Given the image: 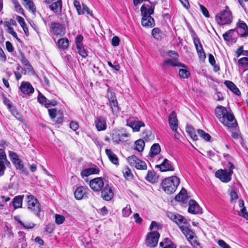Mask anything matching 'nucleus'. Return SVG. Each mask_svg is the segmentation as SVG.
Instances as JSON below:
<instances>
[{
  "label": "nucleus",
  "instance_id": "f257e3e1",
  "mask_svg": "<svg viewBox=\"0 0 248 248\" xmlns=\"http://www.w3.org/2000/svg\"><path fill=\"white\" fill-rule=\"evenodd\" d=\"M155 2L149 4H143L140 8L141 25L145 27L152 28L155 25V20L151 16L154 14Z\"/></svg>",
  "mask_w": 248,
  "mask_h": 248
},
{
  "label": "nucleus",
  "instance_id": "f03ea898",
  "mask_svg": "<svg viewBox=\"0 0 248 248\" xmlns=\"http://www.w3.org/2000/svg\"><path fill=\"white\" fill-rule=\"evenodd\" d=\"M215 20L220 26L228 25L232 24L233 16L232 11L228 6L225 9L219 11L215 16Z\"/></svg>",
  "mask_w": 248,
  "mask_h": 248
},
{
  "label": "nucleus",
  "instance_id": "7ed1b4c3",
  "mask_svg": "<svg viewBox=\"0 0 248 248\" xmlns=\"http://www.w3.org/2000/svg\"><path fill=\"white\" fill-rule=\"evenodd\" d=\"M180 184L179 178L172 176L164 179L161 183L162 189L168 194L174 193Z\"/></svg>",
  "mask_w": 248,
  "mask_h": 248
},
{
  "label": "nucleus",
  "instance_id": "20e7f679",
  "mask_svg": "<svg viewBox=\"0 0 248 248\" xmlns=\"http://www.w3.org/2000/svg\"><path fill=\"white\" fill-rule=\"evenodd\" d=\"M228 169H220L215 172V176L218 178L223 183H228L232 179V176L233 173V169L234 168V165L231 162L227 164Z\"/></svg>",
  "mask_w": 248,
  "mask_h": 248
},
{
  "label": "nucleus",
  "instance_id": "39448f33",
  "mask_svg": "<svg viewBox=\"0 0 248 248\" xmlns=\"http://www.w3.org/2000/svg\"><path fill=\"white\" fill-rule=\"evenodd\" d=\"M27 197L28 208L37 217L41 218L42 211L38 200L33 195H28Z\"/></svg>",
  "mask_w": 248,
  "mask_h": 248
},
{
  "label": "nucleus",
  "instance_id": "423d86ee",
  "mask_svg": "<svg viewBox=\"0 0 248 248\" xmlns=\"http://www.w3.org/2000/svg\"><path fill=\"white\" fill-rule=\"evenodd\" d=\"M130 135L124 129L115 130L112 132V140L115 144L126 141Z\"/></svg>",
  "mask_w": 248,
  "mask_h": 248
},
{
  "label": "nucleus",
  "instance_id": "0eeeda50",
  "mask_svg": "<svg viewBox=\"0 0 248 248\" xmlns=\"http://www.w3.org/2000/svg\"><path fill=\"white\" fill-rule=\"evenodd\" d=\"M50 30L53 35L56 36H62L66 32L64 24L55 21L50 23Z\"/></svg>",
  "mask_w": 248,
  "mask_h": 248
},
{
  "label": "nucleus",
  "instance_id": "6e6552de",
  "mask_svg": "<svg viewBox=\"0 0 248 248\" xmlns=\"http://www.w3.org/2000/svg\"><path fill=\"white\" fill-rule=\"evenodd\" d=\"M127 160L130 166L135 167L138 170H146L147 169L146 163L135 155L128 157Z\"/></svg>",
  "mask_w": 248,
  "mask_h": 248
},
{
  "label": "nucleus",
  "instance_id": "1a4fd4ad",
  "mask_svg": "<svg viewBox=\"0 0 248 248\" xmlns=\"http://www.w3.org/2000/svg\"><path fill=\"white\" fill-rule=\"evenodd\" d=\"M159 237L160 234L157 231L148 232L145 240L146 245L150 248L155 247L157 245Z\"/></svg>",
  "mask_w": 248,
  "mask_h": 248
},
{
  "label": "nucleus",
  "instance_id": "9d476101",
  "mask_svg": "<svg viewBox=\"0 0 248 248\" xmlns=\"http://www.w3.org/2000/svg\"><path fill=\"white\" fill-rule=\"evenodd\" d=\"M234 29L240 37L247 38L248 37V26L244 21L241 19L238 20Z\"/></svg>",
  "mask_w": 248,
  "mask_h": 248
},
{
  "label": "nucleus",
  "instance_id": "9b49d317",
  "mask_svg": "<svg viewBox=\"0 0 248 248\" xmlns=\"http://www.w3.org/2000/svg\"><path fill=\"white\" fill-rule=\"evenodd\" d=\"M178 226L187 240L192 239L194 237H196L195 233L190 229V225L187 221V223H183Z\"/></svg>",
  "mask_w": 248,
  "mask_h": 248
},
{
  "label": "nucleus",
  "instance_id": "f8f14e48",
  "mask_svg": "<svg viewBox=\"0 0 248 248\" xmlns=\"http://www.w3.org/2000/svg\"><path fill=\"white\" fill-rule=\"evenodd\" d=\"M48 114L53 122L56 124H62L63 118L62 112H57L56 108H51L48 109Z\"/></svg>",
  "mask_w": 248,
  "mask_h": 248
},
{
  "label": "nucleus",
  "instance_id": "ddd939ff",
  "mask_svg": "<svg viewBox=\"0 0 248 248\" xmlns=\"http://www.w3.org/2000/svg\"><path fill=\"white\" fill-rule=\"evenodd\" d=\"M104 183L101 177H96L90 180L89 186L90 188L95 192H100L104 187Z\"/></svg>",
  "mask_w": 248,
  "mask_h": 248
},
{
  "label": "nucleus",
  "instance_id": "4468645a",
  "mask_svg": "<svg viewBox=\"0 0 248 248\" xmlns=\"http://www.w3.org/2000/svg\"><path fill=\"white\" fill-rule=\"evenodd\" d=\"M126 125L131 127L134 132H138L140 127L145 126V124L143 122L136 121L133 118L127 119Z\"/></svg>",
  "mask_w": 248,
  "mask_h": 248
},
{
  "label": "nucleus",
  "instance_id": "2eb2a0df",
  "mask_svg": "<svg viewBox=\"0 0 248 248\" xmlns=\"http://www.w3.org/2000/svg\"><path fill=\"white\" fill-rule=\"evenodd\" d=\"M100 191L101 197L105 201H110L114 197V193L108 184L106 185Z\"/></svg>",
  "mask_w": 248,
  "mask_h": 248
},
{
  "label": "nucleus",
  "instance_id": "dca6fc26",
  "mask_svg": "<svg viewBox=\"0 0 248 248\" xmlns=\"http://www.w3.org/2000/svg\"><path fill=\"white\" fill-rule=\"evenodd\" d=\"M155 168L159 169L162 172L172 171L175 170L173 163L167 158H165L160 164L156 165Z\"/></svg>",
  "mask_w": 248,
  "mask_h": 248
},
{
  "label": "nucleus",
  "instance_id": "f3484780",
  "mask_svg": "<svg viewBox=\"0 0 248 248\" xmlns=\"http://www.w3.org/2000/svg\"><path fill=\"white\" fill-rule=\"evenodd\" d=\"M225 123L221 122L228 128H235L237 126L236 120L231 111H229L225 118Z\"/></svg>",
  "mask_w": 248,
  "mask_h": 248
},
{
  "label": "nucleus",
  "instance_id": "a211bd4d",
  "mask_svg": "<svg viewBox=\"0 0 248 248\" xmlns=\"http://www.w3.org/2000/svg\"><path fill=\"white\" fill-rule=\"evenodd\" d=\"M166 214L167 217L174 222L178 226L183 224V223H187V219L180 214L171 212H168Z\"/></svg>",
  "mask_w": 248,
  "mask_h": 248
},
{
  "label": "nucleus",
  "instance_id": "6ab92c4d",
  "mask_svg": "<svg viewBox=\"0 0 248 248\" xmlns=\"http://www.w3.org/2000/svg\"><path fill=\"white\" fill-rule=\"evenodd\" d=\"M90 190L87 187L79 186L76 189L74 195L75 198L78 200H80L88 197V194Z\"/></svg>",
  "mask_w": 248,
  "mask_h": 248
},
{
  "label": "nucleus",
  "instance_id": "aec40b11",
  "mask_svg": "<svg viewBox=\"0 0 248 248\" xmlns=\"http://www.w3.org/2000/svg\"><path fill=\"white\" fill-rule=\"evenodd\" d=\"M169 124L170 127L173 132H176L178 128V120L176 113L172 111L169 116Z\"/></svg>",
  "mask_w": 248,
  "mask_h": 248
},
{
  "label": "nucleus",
  "instance_id": "412c9836",
  "mask_svg": "<svg viewBox=\"0 0 248 248\" xmlns=\"http://www.w3.org/2000/svg\"><path fill=\"white\" fill-rule=\"evenodd\" d=\"M229 111L225 107L222 106H218L216 108V116L220 123H225V118Z\"/></svg>",
  "mask_w": 248,
  "mask_h": 248
},
{
  "label": "nucleus",
  "instance_id": "4be33fe9",
  "mask_svg": "<svg viewBox=\"0 0 248 248\" xmlns=\"http://www.w3.org/2000/svg\"><path fill=\"white\" fill-rule=\"evenodd\" d=\"M229 111L225 107L222 106H218L216 108V116L220 123H225V118Z\"/></svg>",
  "mask_w": 248,
  "mask_h": 248
},
{
  "label": "nucleus",
  "instance_id": "5701e85b",
  "mask_svg": "<svg viewBox=\"0 0 248 248\" xmlns=\"http://www.w3.org/2000/svg\"><path fill=\"white\" fill-rule=\"evenodd\" d=\"M188 212L192 214H198L202 213L198 203L193 200H190L189 202V207Z\"/></svg>",
  "mask_w": 248,
  "mask_h": 248
},
{
  "label": "nucleus",
  "instance_id": "b1692460",
  "mask_svg": "<svg viewBox=\"0 0 248 248\" xmlns=\"http://www.w3.org/2000/svg\"><path fill=\"white\" fill-rule=\"evenodd\" d=\"M235 32L236 31L234 29H231L226 31L223 34V38L224 40L227 42H235L237 38Z\"/></svg>",
  "mask_w": 248,
  "mask_h": 248
},
{
  "label": "nucleus",
  "instance_id": "393cba45",
  "mask_svg": "<svg viewBox=\"0 0 248 248\" xmlns=\"http://www.w3.org/2000/svg\"><path fill=\"white\" fill-rule=\"evenodd\" d=\"M237 65L239 73L243 74L248 70V58L243 57L238 60Z\"/></svg>",
  "mask_w": 248,
  "mask_h": 248
},
{
  "label": "nucleus",
  "instance_id": "a878e982",
  "mask_svg": "<svg viewBox=\"0 0 248 248\" xmlns=\"http://www.w3.org/2000/svg\"><path fill=\"white\" fill-rule=\"evenodd\" d=\"M20 89L23 93L25 94H31L33 93L34 89L32 85L29 82H22L21 84Z\"/></svg>",
  "mask_w": 248,
  "mask_h": 248
},
{
  "label": "nucleus",
  "instance_id": "bb28decb",
  "mask_svg": "<svg viewBox=\"0 0 248 248\" xmlns=\"http://www.w3.org/2000/svg\"><path fill=\"white\" fill-rule=\"evenodd\" d=\"M96 128L98 131H103L107 128V124L105 118L103 116H98L95 121Z\"/></svg>",
  "mask_w": 248,
  "mask_h": 248
},
{
  "label": "nucleus",
  "instance_id": "cd10ccee",
  "mask_svg": "<svg viewBox=\"0 0 248 248\" xmlns=\"http://www.w3.org/2000/svg\"><path fill=\"white\" fill-rule=\"evenodd\" d=\"M181 63L175 59H165L162 64V68L166 70L170 67L180 66Z\"/></svg>",
  "mask_w": 248,
  "mask_h": 248
},
{
  "label": "nucleus",
  "instance_id": "c85d7f7f",
  "mask_svg": "<svg viewBox=\"0 0 248 248\" xmlns=\"http://www.w3.org/2000/svg\"><path fill=\"white\" fill-rule=\"evenodd\" d=\"M224 84L234 94L238 96L241 95L240 90L233 82L230 80H225Z\"/></svg>",
  "mask_w": 248,
  "mask_h": 248
},
{
  "label": "nucleus",
  "instance_id": "c756f323",
  "mask_svg": "<svg viewBox=\"0 0 248 248\" xmlns=\"http://www.w3.org/2000/svg\"><path fill=\"white\" fill-rule=\"evenodd\" d=\"M100 170L97 166L95 168H90L88 169H83L81 171L80 174L82 178L84 177H87L92 174H98Z\"/></svg>",
  "mask_w": 248,
  "mask_h": 248
},
{
  "label": "nucleus",
  "instance_id": "7c9ffc66",
  "mask_svg": "<svg viewBox=\"0 0 248 248\" xmlns=\"http://www.w3.org/2000/svg\"><path fill=\"white\" fill-rule=\"evenodd\" d=\"M56 44L59 49L65 50L69 47V41L67 38L63 37L59 39Z\"/></svg>",
  "mask_w": 248,
  "mask_h": 248
},
{
  "label": "nucleus",
  "instance_id": "2f4dec72",
  "mask_svg": "<svg viewBox=\"0 0 248 248\" xmlns=\"http://www.w3.org/2000/svg\"><path fill=\"white\" fill-rule=\"evenodd\" d=\"M24 197L23 195H21L16 196L14 198L12 204L15 210L22 208Z\"/></svg>",
  "mask_w": 248,
  "mask_h": 248
},
{
  "label": "nucleus",
  "instance_id": "473e14b6",
  "mask_svg": "<svg viewBox=\"0 0 248 248\" xmlns=\"http://www.w3.org/2000/svg\"><path fill=\"white\" fill-rule=\"evenodd\" d=\"M105 153L109 161L112 163L114 165H119V159L117 155L115 154L110 149H106Z\"/></svg>",
  "mask_w": 248,
  "mask_h": 248
},
{
  "label": "nucleus",
  "instance_id": "72a5a7b5",
  "mask_svg": "<svg viewBox=\"0 0 248 248\" xmlns=\"http://www.w3.org/2000/svg\"><path fill=\"white\" fill-rule=\"evenodd\" d=\"M20 60L22 63L27 68V70L32 74L34 73V71L33 67L30 64L29 61L26 59L24 54L22 52L20 53Z\"/></svg>",
  "mask_w": 248,
  "mask_h": 248
},
{
  "label": "nucleus",
  "instance_id": "f704fd0d",
  "mask_svg": "<svg viewBox=\"0 0 248 248\" xmlns=\"http://www.w3.org/2000/svg\"><path fill=\"white\" fill-rule=\"evenodd\" d=\"M159 246L162 248H177L176 244L169 238H165L160 242Z\"/></svg>",
  "mask_w": 248,
  "mask_h": 248
},
{
  "label": "nucleus",
  "instance_id": "c9c22d12",
  "mask_svg": "<svg viewBox=\"0 0 248 248\" xmlns=\"http://www.w3.org/2000/svg\"><path fill=\"white\" fill-rule=\"evenodd\" d=\"M17 170H19L20 172L23 174L27 175L28 174L26 169L24 167L22 160L20 159H16L12 162Z\"/></svg>",
  "mask_w": 248,
  "mask_h": 248
},
{
  "label": "nucleus",
  "instance_id": "e433bc0d",
  "mask_svg": "<svg viewBox=\"0 0 248 248\" xmlns=\"http://www.w3.org/2000/svg\"><path fill=\"white\" fill-rule=\"evenodd\" d=\"M14 219L18 224H19L20 225H21L23 227V228L24 229H26V230L31 229L34 228L36 226L35 224L32 223V222H30V223H26V224L24 223L20 219L19 217L17 216L14 217Z\"/></svg>",
  "mask_w": 248,
  "mask_h": 248
},
{
  "label": "nucleus",
  "instance_id": "4c0bfd02",
  "mask_svg": "<svg viewBox=\"0 0 248 248\" xmlns=\"http://www.w3.org/2000/svg\"><path fill=\"white\" fill-rule=\"evenodd\" d=\"M161 148L158 143H154L151 147L149 155L151 157H155L156 155L160 153Z\"/></svg>",
  "mask_w": 248,
  "mask_h": 248
},
{
  "label": "nucleus",
  "instance_id": "58836bf2",
  "mask_svg": "<svg viewBox=\"0 0 248 248\" xmlns=\"http://www.w3.org/2000/svg\"><path fill=\"white\" fill-rule=\"evenodd\" d=\"M62 1H56L50 5V9L55 13H60L62 12Z\"/></svg>",
  "mask_w": 248,
  "mask_h": 248
},
{
  "label": "nucleus",
  "instance_id": "ea45409f",
  "mask_svg": "<svg viewBox=\"0 0 248 248\" xmlns=\"http://www.w3.org/2000/svg\"><path fill=\"white\" fill-rule=\"evenodd\" d=\"M145 179L151 183H155L157 180V177L154 170H148Z\"/></svg>",
  "mask_w": 248,
  "mask_h": 248
},
{
  "label": "nucleus",
  "instance_id": "a19ab883",
  "mask_svg": "<svg viewBox=\"0 0 248 248\" xmlns=\"http://www.w3.org/2000/svg\"><path fill=\"white\" fill-rule=\"evenodd\" d=\"M181 66L184 67L185 68L179 70V75L180 77L182 78H188L190 76L189 71L186 69V66L184 64H181Z\"/></svg>",
  "mask_w": 248,
  "mask_h": 248
},
{
  "label": "nucleus",
  "instance_id": "79ce46f5",
  "mask_svg": "<svg viewBox=\"0 0 248 248\" xmlns=\"http://www.w3.org/2000/svg\"><path fill=\"white\" fill-rule=\"evenodd\" d=\"M135 147L134 148L135 150L141 152L143 151L144 146H145V142L143 140L140 139L136 140L135 142Z\"/></svg>",
  "mask_w": 248,
  "mask_h": 248
},
{
  "label": "nucleus",
  "instance_id": "37998d69",
  "mask_svg": "<svg viewBox=\"0 0 248 248\" xmlns=\"http://www.w3.org/2000/svg\"><path fill=\"white\" fill-rule=\"evenodd\" d=\"M25 3L23 5L25 8L31 11L32 13H34L36 12V7L33 1H24Z\"/></svg>",
  "mask_w": 248,
  "mask_h": 248
},
{
  "label": "nucleus",
  "instance_id": "c03bdc74",
  "mask_svg": "<svg viewBox=\"0 0 248 248\" xmlns=\"http://www.w3.org/2000/svg\"><path fill=\"white\" fill-rule=\"evenodd\" d=\"M109 106L110 107L112 112L113 114H117L119 112V107L118 106V103L117 101L111 102L108 103Z\"/></svg>",
  "mask_w": 248,
  "mask_h": 248
},
{
  "label": "nucleus",
  "instance_id": "a18cd8bd",
  "mask_svg": "<svg viewBox=\"0 0 248 248\" xmlns=\"http://www.w3.org/2000/svg\"><path fill=\"white\" fill-rule=\"evenodd\" d=\"M197 133L201 138L203 139L206 141H209L210 140L211 138V136L208 133H206L203 130L198 129Z\"/></svg>",
  "mask_w": 248,
  "mask_h": 248
},
{
  "label": "nucleus",
  "instance_id": "49530a36",
  "mask_svg": "<svg viewBox=\"0 0 248 248\" xmlns=\"http://www.w3.org/2000/svg\"><path fill=\"white\" fill-rule=\"evenodd\" d=\"M78 53L83 58H86L88 54L86 49L84 48L83 45L76 46Z\"/></svg>",
  "mask_w": 248,
  "mask_h": 248
},
{
  "label": "nucleus",
  "instance_id": "de8ad7c7",
  "mask_svg": "<svg viewBox=\"0 0 248 248\" xmlns=\"http://www.w3.org/2000/svg\"><path fill=\"white\" fill-rule=\"evenodd\" d=\"M107 97L109 103L117 101L115 93L110 91L109 89L107 91Z\"/></svg>",
  "mask_w": 248,
  "mask_h": 248
},
{
  "label": "nucleus",
  "instance_id": "09e8293b",
  "mask_svg": "<svg viewBox=\"0 0 248 248\" xmlns=\"http://www.w3.org/2000/svg\"><path fill=\"white\" fill-rule=\"evenodd\" d=\"M123 174L124 177L127 180H131L133 178V175L128 167L125 168L123 171Z\"/></svg>",
  "mask_w": 248,
  "mask_h": 248
},
{
  "label": "nucleus",
  "instance_id": "8fccbe9b",
  "mask_svg": "<svg viewBox=\"0 0 248 248\" xmlns=\"http://www.w3.org/2000/svg\"><path fill=\"white\" fill-rule=\"evenodd\" d=\"M74 4L79 15L84 14V10L83 9L84 4H82V7H81L79 1H74Z\"/></svg>",
  "mask_w": 248,
  "mask_h": 248
},
{
  "label": "nucleus",
  "instance_id": "3c124183",
  "mask_svg": "<svg viewBox=\"0 0 248 248\" xmlns=\"http://www.w3.org/2000/svg\"><path fill=\"white\" fill-rule=\"evenodd\" d=\"M47 99L40 92H39L38 96H37V101L38 102L45 107V104L47 103Z\"/></svg>",
  "mask_w": 248,
  "mask_h": 248
},
{
  "label": "nucleus",
  "instance_id": "603ef678",
  "mask_svg": "<svg viewBox=\"0 0 248 248\" xmlns=\"http://www.w3.org/2000/svg\"><path fill=\"white\" fill-rule=\"evenodd\" d=\"M197 52L203 50L199 38L193 40Z\"/></svg>",
  "mask_w": 248,
  "mask_h": 248
},
{
  "label": "nucleus",
  "instance_id": "864d4df0",
  "mask_svg": "<svg viewBox=\"0 0 248 248\" xmlns=\"http://www.w3.org/2000/svg\"><path fill=\"white\" fill-rule=\"evenodd\" d=\"M160 33L161 31L158 28H155L152 31V35L156 39H159L161 38Z\"/></svg>",
  "mask_w": 248,
  "mask_h": 248
},
{
  "label": "nucleus",
  "instance_id": "5fc2aeb1",
  "mask_svg": "<svg viewBox=\"0 0 248 248\" xmlns=\"http://www.w3.org/2000/svg\"><path fill=\"white\" fill-rule=\"evenodd\" d=\"M230 195L231 197L230 202L231 203H234L236 202V200L238 198V196L236 192L234 190H232L230 193Z\"/></svg>",
  "mask_w": 248,
  "mask_h": 248
},
{
  "label": "nucleus",
  "instance_id": "6e6d98bb",
  "mask_svg": "<svg viewBox=\"0 0 248 248\" xmlns=\"http://www.w3.org/2000/svg\"><path fill=\"white\" fill-rule=\"evenodd\" d=\"M13 2L15 6V10L17 13H20L22 15H24V10L20 4L18 2V1H13Z\"/></svg>",
  "mask_w": 248,
  "mask_h": 248
},
{
  "label": "nucleus",
  "instance_id": "4d7b16f0",
  "mask_svg": "<svg viewBox=\"0 0 248 248\" xmlns=\"http://www.w3.org/2000/svg\"><path fill=\"white\" fill-rule=\"evenodd\" d=\"M65 220V217L61 215L56 214L55 215V222L57 224L60 225L63 223Z\"/></svg>",
  "mask_w": 248,
  "mask_h": 248
},
{
  "label": "nucleus",
  "instance_id": "13d9d810",
  "mask_svg": "<svg viewBox=\"0 0 248 248\" xmlns=\"http://www.w3.org/2000/svg\"><path fill=\"white\" fill-rule=\"evenodd\" d=\"M152 134L151 131L145 130L142 133V138L146 140L149 141L151 140Z\"/></svg>",
  "mask_w": 248,
  "mask_h": 248
},
{
  "label": "nucleus",
  "instance_id": "bf43d9fd",
  "mask_svg": "<svg viewBox=\"0 0 248 248\" xmlns=\"http://www.w3.org/2000/svg\"><path fill=\"white\" fill-rule=\"evenodd\" d=\"M10 110L13 115L16 117L18 120L20 121L22 120L23 119L22 118L20 114L17 112L15 107H13V108H11L10 109Z\"/></svg>",
  "mask_w": 248,
  "mask_h": 248
},
{
  "label": "nucleus",
  "instance_id": "052dcab7",
  "mask_svg": "<svg viewBox=\"0 0 248 248\" xmlns=\"http://www.w3.org/2000/svg\"><path fill=\"white\" fill-rule=\"evenodd\" d=\"M5 235L7 236L9 238L14 237V233L12 232V229L10 228L8 226H6L4 228Z\"/></svg>",
  "mask_w": 248,
  "mask_h": 248
},
{
  "label": "nucleus",
  "instance_id": "680f3d73",
  "mask_svg": "<svg viewBox=\"0 0 248 248\" xmlns=\"http://www.w3.org/2000/svg\"><path fill=\"white\" fill-rule=\"evenodd\" d=\"M124 217H128L131 213V210L129 205H127L122 210Z\"/></svg>",
  "mask_w": 248,
  "mask_h": 248
},
{
  "label": "nucleus",
  "instance_id": "e2e57ef3",
  "mask_svg": "<svg viewBox=\"0 0 248 248\" xmlns=\"http://www.w3.org/2000/svg\"><path fill=\"white\" fill-rule=\"evenodd\" d=\"M199 6L200 10L203 16L206 18H209L210 17V14L207 8L202 4H199Z\"/></svg>",
  "mask_w": 248,
  "mask_h": 248
},
{
  "label": "nucleus",
  "instance_id": "0e129e2a",
  "mask_svg": "<svg viewBox=\"0 0 248 248\" xmlns=\"http://www.w3.org/2000/svg\"><path fill=\"white\" fill-rule=\"evenodd\" d=\"M187 241L191 245V246L195 248H198V247L200 246V244L197 240L196 236V237H194L192 239L187 240Z\"/></svg>",
  "mask_w": 248,
  "mask_h": 248
},
{
  "label": "nucleus",
  "instance_id": "69168bd1",
  "mask_svg": "<svg viewBox=\"0 0 248 248\" xmlns=\"http://www.w3.org/2000/svg\"><path fill=\"white\" fill-rule=\"evenodd\" d=\"M114 63V64H113L110 62H108V64L110 67L116 71H119L120 69V66L119 64H118L116 62H115Z\"/></svg>",
  "mask_w": 248,
  "mask_h": 248
},
{
  "label": "nucleus",
  "instance_id": "338daca9",
  "mask_svg": "<svg viewBox=\"0 0 248 248\" xmlns=\"http://www.w3.org/2000/svg\"><path fill=\"white\" fill-rule=\"evenodd\" d=\"M239 215L248 220V212H247V209L245 207H243L241 208L240 211L239 212Z\"/></svg>",
  "mask_w": 248,
  "mask_h": 248
},
{
  "label": "nucleus",
  "instance_id": "774afa93",
  "mask_svg": "<svg viewBox=\"0 0 248 248\" xmlns=\"http://www.w3.org/2000/svg\"><path fill=\"white\" fill-rule=\"evenodd\" d=\"M54 224L52 223H49L46 226V232L49 233H52L54 230Z\"/></svg>",
  "mask_w": 248,
  "mask_h": 248
}]
</instances>
